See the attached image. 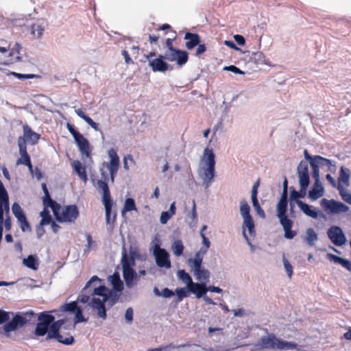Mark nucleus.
<instances>
[{"label":"nucleus","mask_w":351,"mask_h":351,"mask_svg":"<svg viewBox=\"0 0 351 351\" xmlns=\"http://www.w3.org/2000/svg\"><path fill=\"white\" fill-rule=\"evenodd\" d=\"M91 300H92V298L90 299L89 295L82 294L78 296L77 302H80L84 304L88 303V305L90 306H91V305H90Z\"/></svg>","instance_id":"56"},{"label":"nucleus","mask_w":351,"mask_h":351,"mask_svg":"<svg viewBox=\"0 0 351 351\" xmlns=\"http://www.w3.org/2000/svg\"><path fill=\"white\" fill-rule=\"evenodd\" d=\"M315 162L318 165V167H327L328 170L332 171V167H335V165L332 164L330 160L324 158L320 156H315Z\"/></svg>","instance_id":"34"},{"label":"nucleus","mask_w":351,"mask_h":351,"mask_svg":"<svg viewBox=\"0 0 351 351\" xmlns=\"http://www.w3.org/2000/svg\"><path fill=\"white\" fill-rule=\"evenodd\" d=\"M86 122L91 127L93 128L96 131H98L99 130V125L98 123H95V121H93V120L88 117L87 119V120L86 121Z\"/></svg>","instance_id":"63"},{"label":"nucleus","mask_w":351,"mask_h":351,"mask_svg":"<svg viewBox=\"0 0 351 351\" xmlns=\"http://www.w3.org/2000/svg\"><path fill=\"white\" fill-rule=\"evenodd\" d=\"M299 350L298 344L294 342H289L281 340L274 333H269L267 335L262 337L251 351L263 350Z\"/></svg>","instance_id":"3"},{"label":"nucleus","mask_w":351,"mask_h":351,"mask_svg":"<svg viewBox=\"0 0 351 351\" xmlns=\"http://www.w3.org/2000/svg\"><path fill=\"white\" fill-rule=\"evenodd\" d=\"M72 166L75 170V171L77 173L80 178L86 182L88 180L86 170L85 167L82 166L81 162L79 160H75L72 163Z\"/></svg>","instance_id":"30"},{"label":"nucleus","mask_w":351,"mask_h":351,"mask_svg":"<svg viewBox=\"0 0 351 351\" xmlns=\"http://www.w3.org/2000/svg\"><path fill=\"white\" fill-rule=\"evenodd\" d=\"M66 128L75 139L81 154L87 158L90 156L91 150L88 141L70 123L66 124Z\"/></svg>","instance_id":"10"},{"label":"nucleus","mask_w":351,"mask_h":351,"mask_svg":"<svg viewBox=\"0 0 351 351\" xmlns=\"http://www.w3.org/2000/svg\"><path fill=\"white\" fill-rule=\"evenodd\" d=\"M283 263L285 268L286 269V271L289 276V278L291 277L293 274V267L291 263L285 258V257L283 258Z\"/></svg>","instance_id":"54"},{"label":"nucleus","mask_w":351,"mask_h":351,"mask_svg":"<svg viewBox=\"0 0 351 351\" xmlns=\"http://www.w3.org/2000/svg\"><path fill=\"white\" fill-rule=\"evenodd\" d=\"M123 276L128 287H132L134 285V280L137 279V274L132 267L123 269Z\"/></svg>","instance_id":"24"},{"label":"nucleus","mask_w":351,"mask_h":351,"mask_svg":"<svg viewBox=\"0 0 351 351\" xmlns=\"http://www.w3.org/2000/svg\"><path fill=\"white\" fill-rule=\"evenodd\" d=\"M56 219L60 223L74 222L79 216V210L75 205H69L61 207L60 204L57 203V206L51 208Z\"/></svg>","instance_id":"6"},{"label":"nucleus","mask_w":351,"mask_h":351,"mask_svg":"<svg viewBox=\"0 0 351 351\" xmlns=\"http://www.w3.org/2000/svg\"><path fill=\"white\" fill-rule=\"evenodd\" d=\"M240 211H241V214L243 218L251 216L250 213V207L249 204H247V202L245 199H243L242 201H241Z\"/></svg>","instance_id":"44"},{"label":"nucleus","mask_w":351,"mask_h":351,"mask_svg":"<svg viewBox=\"0 0 351 351\" xmlns=\"http://www.w3.org/2000/svg\"><path fill=\"white\" fill-rule=\"evenodd\" d=\"M42 189L44 192L43 202L45 207H50L51 208L53 206H57V202L51 198L47 184L45 183L42 184Z\"/></svg>","instance_id":"28"},{"label":"nucleus","mask_w":351,"mask_h":351,"mask_svg":"<svg viewBox=\"0 0 351 351\" xmlns=\"http://www.w3.org/2000/svg\"><path fill=\"white\" fill-rule=\"evenodd\" d=\"M252 205L256 210L257 214L263 218L265 217L263 209L261 207L257 197H252Z\"/></svg>","instance_id":"46"},{"label":"nucleus","mask_w":351,"mask_h":351,"mask_svg":"<svg viewBox=\"0 0 351 351\" xmlns=\"http://www.w3.org/2000/svg\"><path fill=\"white\" fill-rule=\"evenodd\" d=\"M12 213L14 214L15 217L17 219V220L25 217V215L23 209L21 208V206L16 202H14L12 204Z\"/></svg>","instance_id":"42"},{"label":"nucleus","mask_w":351,"mask_h":351,"mask_svg":"<svg viewBox=\"0 0 351 351\" xmlns=\"http://www.w3.org/2000/svg\"><path fill=\"white\" fill-rule=\"evenodd\" d=\"M203 160L206 167L202 168V176L206 187L208 188L213 182L215 175V155L212 149L206 147L204 151Z\"/></svg>","instance_id":"5"},{"label":"nucleus","mask_w":351,"mask_h":351,"mask_svg":"<svg viewBox=\"0 0 351 351\" xmlns=\"http://www.w3.org/2000/svg\"><path fill=\"white\" fill-rule=\"evenodd\" d=\"M224 69L227 70V71H232V72H233L234 73H236V74H244V72L243 71H241L238 67H237L236 66H234V65H231V66H226L224 68Z\"/></svg>","instance_id":"58"},{"label":"nucleus","mask_w":351,"mask_h":351,"mask_svg":"<svg viewBox=\"0 0 351 351\" xmlns=\"http://www.w3.org/2000/svg\"><path fill=\"white\" fill-rule=\"evenodd\" d=\"M59 311L62 313L68 312L71 314H75V319L73 323L77 324L86 321L83 316L82 309L77 306V301L64 304L60 307Z\"/></svg>","instance_id":"13"},{"label":"nucleus","mask_w":351,"mask_h":351,"mask_svg":"<svg viewBox=\"0 0 351 351\" xmlns=\"http://www.w3.org/2000/svg\"><path fill=\"white\" fill-rule=\"evenodd\" d=\"M243 219V225L248 229L250 234H252L253 233H254V223L252 216L244 217Z\"/></svg>","instance_id":"48"},{"label":"nucleus","mask_w":351,"mask_h":351,"mask_svg":"<svg viewBox=\"0 0 351 351\" xmlns=\"http://www.w3.org/2000/svg\"><path fill=\"white\" fill-rule=\"evenodd\" d=\"M305 195V194L303 193V195H300V193L295 191V189H293L291 191V193H290V199H291V204H290V211L292 213L293 212V207H294V205L292 204V202L295 200L297 202V200H298V198H300V197H303Z\"/></svg>","instance_id":"49"},{"label":"nucleus","mask_w":351,"mask_h":351,"mask_svg":"<svg viewBox=\"0 0 351 351\" xmlns=\"http://www.w3.org/2000/svg\"><path fill=\"white\" fill-rule=\"evenodd\" d=\"M299 183L301 187V192L306 194V189L309 184L308 167L306 161L302 160L297 169Z\"/></svg>","instance_id":"14"},{"label":"nucleus","mask_w":351,"mask_h":351,"mask_svg":"<svg viewBox=\"0 0 351 351\" xmlns=\"http://www.w3.org/2000/svg\"><path fill=\"white\" fill-rule=\"evenodd\" d=\"M234 38L239 45L243 46L245 45V40L243 36L237 34L234 36Z\"/></svg>","instance_id":"64"},{"label":"nucleus","mask_w":351,"mask_h":351,"mask_svg":"<svg viewBox=\"0 0 351 351\" xmlns=\"http://www.w3.org/2000/svg\"><path fill=\"white\" fill-rule=\"evenodd\" d=\"M328 236L331 241L337 246L343 245L346 241L341 229L338 226H332L328 230Z\"/></svg>","instance_id":"17"},{"label":"nucleus","mask_w":351,"mask_h":351,"mask_svg":"<svg viewBox=\"0 0 351 351\" xmlns=\"http://www.w3.org/2000/svg\"><path fill=\"white\" fill-rule=\"evenodd\" d=\"M310 165L312 168V177L315 179V182H320L319 169L318 165L315 162V161H310Z\"/></svg>","instance_id":"45"},{"label":"nucleus","mask_w":351,"mask_h":351,"mask_svg":"<svg viewBox=\"0 0 351 351\" xmlns=\"http://www.w3.org/2000/svg\"><path fill=\"white\" fill-rule=\"evenodd\" d=\"M324 193V189L320 182H315L313 188L308 191V197L312 200H316L322 197Z\"/></svg>","instance_id":"27"},{"label":"nucleus","mask_w":351,"mask_h":351,"mask_svg":"<svg viewBox=\"0 0 351 351\" xmlns=\"http://www.w3.org/2000/svg\"><path fill=\"white\" fill-rule=\"evenodd\" d=\"M165 58L162 55H159L158 58L150 60L149 66L154 72L165 73L171 67L170 65L165 62Z\"/></svg>","instance_id":"18"},{"label":"nucleus","mask_w":351,"mask_h":351,"mask_svg":"<svg viewBox=\"0 0 351 351\" xmlns=\"http://www.w3.org/2000/svg\"><path fill=\"white\" fill-rule=\"evenodd\" d=\"M100 281L101 280L97 276H93L87 282L84 290H87L93 285V291L91 293L93 295L90 303L91 307L93 310H97V314L99 317L106 319L107 315L105 303L108 302L110 306H113L118 301L119 295L110 291L105 286L95 287L94 285V282Z\"/></svg>","instance_id":"2"},{"label":"nucleus","mask_w":351,"mask_h":351,"mask_svg":"<svg viewBox=\"0 0 351 351\" xmlns=\"http://www.w3.org/2000/svg\"><path fill=\"white\" fill-rule=\"evenodd\" d=\"M23 263L28 268L34 270H36L38 269V261L32 255H29L26 258H24Z\"/></svg>","instance_id":"36"},{"label":"nucleus","mask_w":351,"mask_h":351,"mask_svg":"<svg viewBox=\"0 0 351 351\" xmlns=\"http://www.w3.org/2000/svg\"><path fill=\"white\" fill-rule=\"evenodd\" d=\"M305 241L310 245L313 246L317 240V234L313 228H308L306 232Z\"/></svg>","instance_id":"35"},{"label":"nucleus","mask_w":351,"mask_h":351,"mask_svg":"<svg viewBox=\"0 0 351 351\" xmlns=\"http://www.w3.org/2000/svg\"><path fill=\"white\" fill-rule=\"evenodd\" d=\"M174 36L173 38H169L165 40V47L167 48V50H172L175 49L173 45V41L176 39V32L172 30Z\"/></svg>","instance_id":"51"},{"label":"nucleus","mask_w":351,"mask_h":351,"mask_svg":"<svg viewBox=\"0 0 351 351\" xmlns=\"http://www.w3.org/2000/svg\"><path fill=\"white\" fill-rule=\"evenodd\" d=\"M154 254L158 267L165 268L171 267L169 255L165 249L160 247V246L157 245L154 248Z\"/></svg>","instance_id":"16"},{"label":"nucleus","mask_w":351,"mask_h":351,"mask_svg":"<svg viewBox=\"0 0 351 351\" xmlns=\"http://www.w3.org/2000/svg\"><path fill=\"white\" fill-rule=\"evenodd\" d=\"M4 210L9 213V197L8 192L4 187L1 180H0V218L2 217V213Z\"/></svg>","instance_id":"20"},{"label":"nucleus","mask_w":351,"mask_h":351,"mask_svg":"<svg viewBox=\"0 0 351 351\" xmlns=\"http://www.w3.org/2000/svg\"><path fill=\"white\" fill-rule=\"evenodd\" d=\"M26 141L30 142L32 145H35L38 143L40 135L36 132H34L29 126L25 125L23 126V136Z\"/></svg>","instance_id":"22"},{"label":"nucleus","mask_w":351,"mask_h":351,"mask_svg":"<svg viewBox=\"0 0 351 351\" xmlns=\"http://www.w3.org/2000/svg\"><path fill=\"white\" fill-rule=\"evenodd\" d=\"M108 182L98 180L96 182V187L99 191H102L103 204L104 206L106 207L107 210H109L108 209L110 208V200L112 199Z\"/></svg>","instance_id":"19"},{"label":"nucleus","mask_w":351,"mask_h":351,"mask_svg":"<svg viewBox=\"0 0 351 351\" xmlns=\"http://www.w3.org/2000/svg\"><path fill=\"white\" fill-rule=\"evenodd\" d=\"M121 53H122V56L124 57L125 62V63L127 64H133L134 63L133 60L130 57V55H129L128 51L124 49V50L122 51Z\"/></svg>","instance_id":"60"},{"label":"nucleus","mask_w":351,"mask_h":351,"mask_svg":"<svg viewBox=\"0 0 351 351\" xmlns=\"http://www.w3.org/2000/svg\"><path fill=\"white\" fill-rule=\"evenodd\" d=\"M184 247L181 240H176L172 244V250L176 256H180L183 254Z\"/></svg>","instance_id":"38"},{"label":"nucleus","mask_w":351,"mask_h":351,"mask_svg":"<svg viewBox=\"0 0 351 351\" xmlns=\"http://www.w3.org/2000/svg\"><path fill=\"white\" fill-rule=\"evenodd\" d=\"M164 57L169 62L176 61L180 66L185 64L189 60V54L186 51L176 48L172 50H167Z\"/></svg>","instance_id":"12"},{"label":"nucleus","mask_w":351,"mask_h":351,"mask_svg":"<svg viewBox=\"0 0 351 351\" xmlns=\"http://www.w3.org/2000/svg\"><path fill=\"white\" fill-rule=\"evenodd\" d=\"M188 289L195 294L197 298L203 297L207 292V287L203 283L199 284L193 282L191 285H189Z\"/></svg>","instance_id":"23"},{"label":"nucleus","mask_w":351,"mask_h":351,"mask_svg":"<svg viewBox=\"0 0 351 351\" xmlns=\"http://www.w3.org/2000/svg\"><path fill=\"white\" fill-rule=\"evenodd\" d=\"M132 210H137L135 202L132 198H127L122 209V213Z\"/></svg>","instance_id":"40"},{"label":"nucleus","mask_w":351,"mask_h":351,"mask_svg":"<svg viewBox=\"0 0 351 351\" xmlns=\"http://www.w3.org/2000/svg\"><path fill=\"white\" fill-rule=\"evenodd\" d=\"M173 215L170 214L169 211H163L161 213L160 221L162 224H165L171 218Z\"/></svg>","instance_id":"52"},{"label":"nucleus","mask_w":351,"mask_h":351,"mask_svg":"<svg viewBox=\"0 0 351 351\" xmlns=\"http://www.w3.org/2000/svg\"><path fill=\"white\" fill-rule=\"evenodd\" d=\"M42 189L44 192L43 202L45 207H50L51 208L53 206H57V202L51 198L47 184L45 183L42 184Z\"/></svg>","instance_id":"29"},{"label":"nucleus","mask_w":351,"mask_h":351,"mask_svg":"<svg viewBox=\"0 0 351 351\" xmlns=\"http://www.w3.org/2000/svg\"><path fill=\"white\" fill-rule=\"evenodd\" d=\"M56 311H43L38 315V323L33 333L34 336L40 337L47 335V339H55L66 346L72 345L75 339L70 331L75 329L76 324L68 323L64 319L55 321V317L50 313Z\"/></svg>","instance_id":"1"},{"label":"nucleus","mask_w":351,"mask_h":351,"mask_svg":"<svg viewBox=\"0 0 351 351\" xmlns=\"http://www.w3.org/2000/svg\"><path fill=\"white\" fill-rule=\"evenodd\" d=\"M287 202L279 201L277 205V217L280 220L285 231V237L289 239H293L296 235V232L291 230L293 222L289 219L287 215Z\"/></svg>","instance_id":"8"},{"label":"nucleus","mask_w":351,"mask_h":351,"mask_svg":"<svg viewBox=\"0 0 351 351\" xmlns=\"http://www.w3.org/2000/svg\"><path fill=\"white\" fill-rule=\"evenodd\" d=\"M197 46L198 47L196 50L195 55L198 56L204 53L206 51V47L205 44H199Z\"/></svg>","instance_id":"62"},{"label":"nucleus","mask_w":351,"mask_h":351,"mask_svg":"<svg viewBox=\"0 0 351 351\" xmlns=\"http://www.w3.org/2000/svg\"><path fill=\"white\" fill-rule=\"evenodd\" d=\"M342 199L351 205V194L343 187V185H339L337 187Z\"/></svg>","instance_id":"41"},{"label":"nucleus","mask_w":351,"mask_h":351,"mask_svg":"<svg viewBox=\"0 0 351 351\" xmlns=\"http://www.w3.org/2000/svg\"><path fill=\"white\" fill-rule=\"evenodd\" d=\"M320 206L323 210L330 215H339L342 213H347L350 208L345 204L335 199H322L320 201Z\"/></svg>","instance_id":"9"},{"label":"nucleus","mask_w":351,"mask_h":351,"mask_svg":"<svg viewBox=\"0 0 351 351\" xmlns=\"http://www.w3.org/2000/svg\"><path fill=\"white\" fill-rule=\"evenodd\" d=\"M297 204L301 210L307 216L313 219H317L318 217V213L313 206H309L301 200H297Z\"/></svg>","instance_id":"25"},{"label":"nucleus","mask_w":351,"mask_h":351,"mask_svg":"<svg viewBox=\"0 0 351 351\" xmlns=\"http://www.w3.org/2000/svg\"><path fill=\"white\" fill-rule=\"evenodd\" d=\"M35 316L36 314L32 311L27 312L23 315L16 314L10 322H7V323L0 328V334L5 335L6 337H9L10 332L23 327L28 321L31 320L32 318Z\"/></svg>","instance_id":"7"},{"label":"nucleus","mask_w":351,"mask_h":351,"mask_svg":"<svg viewBox=\"0 0 351 351\" xmlns=\"http://www.w3.org/2000/svg\"><path fill=\"white\" fill-rule=\"evenodd\" d=\"M260 185L259 180H257L253 185L252 193H251V197H257L258 195V188Z\"/></svg>","instance_id":"61"},{"label":"nucleus","mask_w":351,"mask_h":351,"mask_svg":"<svg viewBox=\"0 0 351 351\" xmlns=\"http://www.w3.org/2000/svg\"><path fill=\"white\" fill-rule=\"evenodd\" d=\"M186 40L185 46L188 49H192L200 43V36L196 33L186 32L184 35Z\"/></svg>","instance_id":"21"},{"label":"nucleus","mask_w":351,"mask_h":351,"mask_svg":"<svg viewBox=\"0 0 351 351\" xmlns=\"http://www.w3.org/2000/svg\"><path fill=\"white\" fill-rule=\"evenodd\" d=\"M135 263L134 258L127 254L125 249L123 250L121 257V264L123 269L132 267Z\"/></svg>","instance_id":"33"},{"label":"nucleus","mask_w":351,"mask_h":351,"mask_svg":"<svg viewBox=\"0 0 351 351\" xmlns=\"http://www.w3.org/2000/svg\"><path fill=\"white\" fill-rule=\"evenodd\" d=\"M178 276L180 279L187 284V288L189 287V285H191V282H193L190 275L183 269L178 271Z\"/></svg>","instance_id":"47"},{"label":"nucleus","mask_w":351,"mask_h":351,"mask_svg":"<svg viewBox=\"0 0 351 351\" xmlns=\"http://www.w3.org/2000/svg\"><path fill=\"white\" fill-rule=\"evenodd\" d=\"M10 319L9 313L0 310V324H4L8 322ZM1 328V327H0Z\"/></svg>","instance_id":"55"},{"label":"nucleus","mask_w":351,"mask_h":351,"mask_svg":"<svg viewBox=\"0 0 351 351\" xmlns=\"http://www.w3.org/2000/svg\"><path fill=\"white\" fill-rule=\"evenodd\" d=\"M47 208L48 207H45L44 210L40 213V216L42 217L40 221L41 225L49 224L52 221L51 216Z\"/></svg>","instance_id":"43"},{"label":"nucleus","mask_w":351,"mask_h":351,"mask_svg":"<svg viewBox=\"0 0 351 351\" xmlns=\"http://www.w3.org/2000/svg\"><path fill=\"white\" fill-rule=\"evenodd\" d=\"M174 348H175V346L172 343H170V344L165 346H160L158 348L149 349L147 351H169L170 349Z\"/></svg>","instance_id":"57"},{"label":"nucleus","mask_w":351,"mask_h":351,"mask_svg":"<svg viewBox=\"0 0 351 351\" xmlns=\"http://www.w3.org/2000/svg\"><path fill=\"white\" fill-rule=\"evenodd\" d=\"M202 257L195 254L194 258H189L188 264L193 269L194 275L199 280H208L210 277V272L207 269L202 268Z\"/></svg>","instance_id":"11"},{"label":"nucleus","mask_w":351,"mask_h":351,"mask_svg":"<svg viewBox=\"0 0 351 351\" xmlns=\"http://www.w3.org/2000/svg\"><path fill=\"white\" fill-rule=\"evenodd\" d=\"M109 279L115 291L121 292L123 291V283L118 273H114L113 275L110 276Z\"/></svg>","instance_id":"31"},{"label":"nucleus","mask_w":351,"mask_h":351,"mask_svg":"<svg viewBox=\"0 0 351 351\" xmlns=\"http://www.w3.org/2000/svg\"><path fill=\"white\" fill-rule=\"evenodd\" d=\"M18 145L19 147V152L21 154V158H19L17 161V165H24L28 167L29 171H32L33 166L31 162L30 156H29L27 152V145L25 143V139L23 137H19L18 138Z\"/></svg>","instance_id":"15"},{"label":"nucleus","mask_w":351,"mask_h":351,"mask_svg":"<svg viewBox=\"0 0 351 351\" xmlns=\"http://www.w3.org/2000/svg\"><path fill=\"white\" fill-rule=\"evenodd\" d=\"M18 222L20 224V228L23 232L30 231L31 226L29 223L28 222L26 216L19 219Z\"/></svg>","instance_id":"50"},{"label":"nucleus","mask_w":351,"mask_h":351,"mask_svg":"<svg viewBox=\"0 0 351 351\" xmlns=\"http://www.w3.org/2000/svg\"><path fill=\"white\" fill-rule=\"evenodd\" d=\"M112 200H110V208H109V210H107L106 207H105V210H106V223L108 224H113L115 221H116V217H117V215L116 213H112Z\"/></svg>","instance_id":"39"},{"label":"nucleus","mask_w":351,"mask_h":351,"mask_svg":"<svg viewBox=\"0 0 351 351\" xmlns=\"http://www.w3.org/2000/svg\"><path fill=\"white\" fill-rule=\"evenodd\" d=\"M125 317L128 322H132L133 319V310L132 308H127L125 314Z\"/></svg>","instance_id":"59"},{"label":"nucleus","mask_w":351,"mask_h":351,"mask_svg":"<svg viewBox=\"0 0 351 351\" xmlns=\"http://www.w3.org/2000/svg\"><path fill=\"white\" fill-rule=\"evenodd\" d=\"M27 30L32 36V39H37L42 37L45 27L43 24L36 23L31 25Z\"/></svg>","instance_id":"26"},{"label":"nucleus","mask_w":351,"mask_h":351,"mask_svg":"<svg viewBox=\"0 0 351 351\" xmlns=\"http://www.w3.org/2000/svg\"><path fill=\"white\" fill-rule=\"evenodd\" d=\"M350 177V171L349 169L346 167H342L340 170L339 177V184L338 186L342 185L343 184L344 186H349V180Z\"/></svg>","instance_id":"32"},{"label":"nucleus","mask_w":351,"mask_h":351,"mask_svg":"<svg viewBox=\"0 0 351 351\" xmlns=\"http://www.w3.org/2000/svg\"><path fill=\"white\" fill-rule=\"evenodd\" d=\"M176 293L178 295V299L179 302L182 301L184 298H186L188 296L187 291H186V289L184 288H180V289L178 288L176 290Z\"/></svg>","instance_id":"53"},{"label":"nucleus","mask_w":351,"mask_h":351,"mask_svg":"<svg viewBox=\"0 0 351 351\" xmlns=\"http://www.w3.org/2000/svg\"><path fill=\"white\" fill-rule=\"evenodd\" d=\"M108 156L110 159V162H104L100 168V180L108 182L109 175L107 172V170H108L111 182L113 183L120 166V160L116 150L112 148L108 150Z\"/></svg>","instance_id":"4"},{"label":"nucleus","mask_w":351,"mask_h":351,"mask_svg":"<svg viewBox=\"0 0 351 351\" xmlns=\"http://www.w3.org/2000/svg\"><path fill=\"white\" fill-rule=\"evenodd\" d=\"M201 237L202 238V243L204 246L202 247L195 254H199V257L203 258L204 255L207 252L208 249L210 247V243L209 239L206 237L205 234L202 232H201Z\"/></svg>","instance_id":"37"}]
</instances>
